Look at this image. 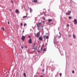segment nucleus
Returning <instances> with one entry per match:
<instances>
[{"instance_id": "1", "label": "nucleus", "mask_w": 77, "mask_h": 77, "mask_svg": "<svg viewBox=\"0 0 77 77\" xmlns=\"http://www.w3.org/2000/svg\"><path fill=\"white\" fill-rule=\"evenodd\" d=\"M42 23L39 22L36 23L37 26L38 27V29L39 28V27L41 26V25H42Z\"/></svg>"}, {"instance_id": "2", "label": "nucleus", "mask_w": 77, "mask_h": 77, "mask_svg": "<svg viewBox=\"0 0 77 77\" xmlns=\"http://www.w3.org/2000/svg\"><path fill=\"white\" fill-rule=\"evenodd\" d=\"M39 33L38 32L36 34V37H37V38H38V37H39Z\"/></svg>"}, {"instance_id": "3", "label": "nucleus", "mask_w": 77, "mask_h": 77, "mask_svg": "<svg viewBox=\"0 0 77 77\" xmlns=\"http://www.w3.org/2000/svg\"><path fill=\"white\" fill-rule=\"evenodd\" d=\"M74 23L75 24H77V20L76 19H75L74 20Z\"/></svg>"}, {"instance_id": "4", "label": "nucleus", "mask_w": 77, "mask_h": 77, "mask_svg": "<svg viewBox=\"0 0 77 77\" xmlns=\"http://www.w3.org/2000/svg\"><path fill=\"white\" fill-rule=\"evenodd\" d=\"M21 39H22L23 41H24V39H25V36L23 35L22 36V38Z\"/></svg>"}, {"instance_id": "5", "label": "nucleus", "mask_w": 77, "mask_h": 77, "mask_svg": "<svg viewBox=\"0 0 77 77\" xmlns=\"http://www.w3.org/2000/svg\"><path fill=\"white\" fill-rule=\"evenodd\" d=\"M29 44H32V39L31 38H30L29 41Z\"/></svg>"}, {"instance_id": "6", "label": "nucleus", "mask_w": 77, "mask_h": 77, "mask_svg": "<svg viewBox=\"0 0 77 77\" xmlns=\"http://www.w3.org/2000/svg\"><path fill=\"white\" fill-rule=\"evenodd\" d=\"M38 1V0H33L32 1V2H34V3H36V2H37Z\"/></svg>"}, {"instance_id": "7", "label": "nucleus", "mask_w": 77, "mask_h": 77, "mask_svg": "<svg viewBox=\"0 0 77 77\" xmlns=\"http://www.w3.org/2000/svg\"><path fill=\"white\" fill-rule=\"evenodd\" d=\"M29 10H30V12H32L33 11V10L31 8H29Z\"/></svg>"}, {"instance_id": "8", "label": "nucleus", "mask_w": 77, "mask_h": 77, "mask_svg": "<svg viewBox=\"0 0 77 77\" xmlns=\"http://www.w3.org/2000/svg\"><path fill=\"white\" fill-rule=\"evenodd\" d=\"M39 40H40L41 41H42L43 40L42 38V37H39Z\"/></svg>"}, {"instance_id": "9", "label": "nucleus", "mask_w": 77, "mask_h": 77, "mask_svg": "<svg viewBox=\"0 0 77 77\" xmlns=\"http://www.w3.org/2000/svg\"><path fill=\"white\" fill-rule=\"evenodd\" d=\"M16 13H17V14H19V11H18V10H16Z\"/></svg>"}, {"instance_id": "10", "label": "nucleus", "mask_w": 77, "mask_h": 77, "mask_svg": "<svg viewBox=\"0 0 77 77\" xmlns=\"http://www.w3.org/2000/svg\"><path fill=\"white\" fill-rule=\"evenodd\" d=\"M48 21L49 22H51V21H52V20L49 19L48 20Z\"/></svg>"}, {"instance_id": "11", "label": "nucleus", "mask_w": 77, "mask_h": 77, "mask_svg": "<svg viewBox=\"0 0 77 77\" xmlns=\"http://www.w3.org/2000/svg\"><path fill=\"white\" fill-rule=\"evenodd\" d=\"M23 75L25 76V77H27V76H26V74L25 73H24Z\"/></svg>"}, {"instance_id": "12", "label": "nucleus", "mask_w": 77, "mask_h": 77, "mask_svg": "<svg viewBox=\"0 0 77 77\" xmlns=\"http://www.w3.org/2000/svg\"><path fill=\"white\" fill-rule=\"evenodd\" d=\"M73 37L74 39H75V38H76L75 35L74 34L73 35Z\"/></svg>"}, {"instance_id": "13", "label": "nucleus", "mask_w": 77, "mask_h": 77, "mask_svg": "<svg viewBox=\"0 0 77 77\" xmlns=\"http://www.w3.org/2000/svg\"><path fill=\"white\" fill-rule=\"evenodd\" d=\"M66 15H70V13H66Z\"/></svg>"}, {"instance_id": "14", "label": "nucleus", "mask_w": 77, "mask_h": 77, "mask_svg": "<svg viewBox=\"0 0 77 77\" xmlns=\"http://www.w3.org/2000/svg\"><path fill=\"white\" fill-rule=\"evenodd\" d=\"M69 19H71V18H72V17H71V16L69 17Z\"/></svg>"}, {"instance_id": "15", "label": "nucleus", "mask_w": 77, "mask_h": 77, "mask_svg": "<svg viewBox=\"0 0 77 77\" xmlns=\"http://www.w3.org/2000/svg\"><path fill=\"white\" fill-rule=\"evenodd\" d=\"M2 29L3 30V31L5 30V28H4L2 27Z\"/></svg>"}, {"instance_id": "16", "label": "nucleus", "mask_w": 77, "mask_h": 77, "mask_svg": "<svg viewBox=\"0 0 77 77\" xmlns=\"http://www.w3.org/2000/svg\"><path fill=\"white\" fill-rule=\"evenodd\" d=\"M66 26L67 27H69V25L68 24H67Z\"/></svg>"}, {"instance_id": "17", "label": "nucleus", "mask_w": 77, "mask_h": 77, "mask_svg": "<svg viewBox=\"0 0 77 77\" xmlns=\"http://www.w3.org/2000/svg\"><path fill=\"white\" fill-rule=\"evenodd\" d=\"M45 38H46V35H45L44 36V38L45 39Z\"/></svg>"}, {"instance_id": "18", "label": "nucleus", "mask_w": 77, "mask_h": 77, "mask_svg": "<svg viewBox=\"0 0 77 77\" xmlns=\"http://www.w3.org/2000/svg\"><path fill=\"white\" fill-rule=\"evenodd\" d=\"M46 38L47 39H48V35L47 36H46Z\"/></svg>"}, {"instance_id": "19", "label": "nucleus", "mask_w": 77, "mask_h": 77, "mask_svg": "<svg viewBox=\"0 0 77 77\" xmlns=\"http://www.w3.org/2000/svg\"><path fill=\"white\" fill-rule=\"evenodd\" d=\"M34 50H37V48H34Z\"/></svg>"}, {"instance_id": "20", "label": "nucleus", "mask_w": 77, "mask_h": 77, "mask_svg": "<svg viewBox=\"0 0 77 77\" xmlns=\"http://www.w3.org/2000/svg\"><path fill=\"white\" fill-rule=\"evenodd\" d=\"M71 11H68V13H69V14H70V13H71Z\"/></svg>"}, {"instance_id": "21", "label": "nucleus", "mask_w": 77, "mask_h": 77, "mask_svg": "<svg viewBox=\"0 0 77 77\" xmlns=\"http://www.w3.org/2000/svg\"><path fill=\"white\" fill-rule=\"evenodd\" d=\"M26 25H27V24H26V23H25L24 25V26H26Z\"/></svg>"}, {"instance_id": "22", "label": "nucleus", "mask_w": 77, "mask_h": 77, "mask_svg": "<svg viewBox=\"0 0 77 77\" xmlns=\"http://www.w3.org/2000/svg\"><path fill=\"white\" fill-rule=\"evenodd\" d=\"M26 17H27V16H23V18H26Z\"/></svg>"}, {"instance_id": "23", "label": "nucleus", "mask_w": 77, "mask_h": 77, "mask_svg": "<svg viewBox=\"0 0 77 77\" xmlns=\"http://www.w3.org/2000/svg\"><path fill=\"white\" fill-rule=\"evenodd\" d=\"M59 34H60V36H59L58 35H57V36H58V37H59V36H60V32H59Z\"/></svg>"}, {"instance_id": "24", "label": "nucleus", "mask_w": 77, "mask_h": 77, "mask_svg": "<svg viewBox=\"0 0 77 77\" xmlns=\"http://www.w3.org/2000/svg\"><path fill=\"white\" fill-rule=\"evenodd\" d=\"M72 73H73V74H74V70L72 71Z\"/></svg>"}, {"instance_id": "25", "label": "nucleus", "mask_w": 77, "mask_h": 77, "mask_svg": "<svg viewBox=\"0 0 77 77\" xmlns=\"http://www.w3.org/2000/svg\"><path fill=\"white\" fill-rule=\"evenodd\" d=\"M46 50H45V48H44V49H43V51H45Z\"/></svg>"}, {"instance_id": "26", "label": "nucleus", "mask_w": 77, "mask_h": 77, "mask_svg": "<svg viewBox=\"0 0 77 77\" xmlns=\"http://www.w3.org/2000/svg\"><path fill=\"white\" fill-rule=\"evenodd\" d=\"M60 76H62V74L61 73H60Z\"/></svg>"}, {"instance_id": "27", "label": "nucleus", "mask_w": 77, "mask_h": 77, "mask_svg": "<svg viewBox=\"0 0 77 77\" xmlns=\"http://www.w3.org/2000/svg\"><path fill=\"white\" fill-rule=\"evenodd\" d=\"M20 25L21 26H23V23H21V24H20Z\"/></svg>"}, {"instance_id": "28", "label": "nucleus", "mask_w": 77, "mask_h": 77, "mask_svg": "<svg viewBox=\"0 0 77 77\" xmlns=\"http://www.w3.org/2000/svg\"><path fill=\"white\" fill-rule=\"evenodd\" d=\"M43 20H45V18H43Z\"/></svg>"}, {"instance_id": "29", "label": "nucleus", "mask_w": 77, "mask_h": 77, "mask_svg": "<svg viewBox=\"0 0 77 77\" xmlns=\"http://www.w3.org/2000/svg\"><path fill=\"white\" fill-rule=\"evenodd\" d=\"M38 53H40V50L38 51Z\"/></svg>"}, {"instance_id": "30", "label": "nucleus", "mask_w": 77, "mask_h": 77, "mask_svg": "<svg viewBox=\"0 0 77 77\" xmlns=\"http://www.w3.org/2000/svg\"><path fill=\"white\" fill-rule=\"evenodd\" d=\"M8 24H9L10 23H9V22H8Z\"/></svg>"}, {"instance_id": "31", "label": "nucleus", "mask_w": 77, "mask_h": 77, "mask_svg": "<svg viewBox=\"0 0 77 77\" xmlns=\"http://www.w3.org/2000/svg\"><path fill=\"white\" fill-rule=\"evenodd\" d=\"M25 48H27V46H25Z\"/></svg>"}, {"instance_id": "32", "label": "nucleus", "mask_w": 77, "mask_h": 77, "mask_svg": "<svg viewBox=\"0 0 77 77\" xmlns=\"http://www.w3.org/2000/svg\"><path fill=\"white\" fill-rule=\"evenodd\" d=\"M42 71L43 72H44V69H43Z\"/></svg>"}, {"instance_id": "33", "label": "nucleus", "mask_w": 77, "mask_h": 77, "mask_svg": "<svg viewBox=\"0 0 77 77\" xmlns=\"http://www.w3.org/2000/svg\"><path fill=\"white\" fill-rule=\"evenodd\" d=\"M11 2L12 3H13V1H12L11 0Z\"/></svg>"}, {"instance_id": "34", "label": "nucleus", "mask_w": 77, "mask_h": 77, "mask_svg": "<svg viewBox=\"0 0 77 77\" xmlns=\"http://www.w3.org/2000/svg\"><path fill=\"white\" fill-rule=\"evenodd\" d=\"M42 23H44L45 22H44V21H43L42 22Z\"/></svg>"}, {"instance_id": "35", "label": "nucleus", "mask_w": 77, "mask_h": 77, "mask_svg": "<svg viewBox=\"0 0 77 77\" xmlns=\"http://www.w3.org/2000/svg\"><path fill=\"white\" fill-rule=\"evenodd\" d=\"M71 36V35H69V36L70 37V36Z\"/></svg>"}, {"instance_id": "36", "label": "nucleus", "mask_w": 77, "mask_h": 77, "mask_svg": "<svg viewBox=\"0 0 77 77\" xmlns=\"http://www.w3.org/2000/svg\"><path fill=\"white\" fill-rule=\"evenodd\" d=\"M28 37H29V38H30V36H29Z\"/></svg>"}, {"instance_id": "37", "label": "nucleus", "mask_w": 77, "mask_h": 77, "mask_svg": "<svg viewBox=\"0 0 77 77\" xmlns=\"http://www.w3.org/2000/svg\"><path fill=\"white\" fill-rule=\"evenodd\" d=\"M24 32V30H23V32Z\"/></svg>"}, {"instance_id": "38", "label": "nucleus", "mask_w": 77, "mask_h": 77, "mask_svg": "<svg viewBox=\"0 0 77 77\" xmlns=\"http://www.w3.org/2000/svg\"><path fill=\"white\" fill-rule=\"evenodd\" d=\"M40 77H43V76H41Z\"/></svg>"}, {"instance_id": "39", "label": "nucleus", "mask_w": 77, "mask_h": 77, "mask_svg": "<svg viewBox=\"0 0 77 77\" xmlns=\"http://www.w3.org/2000/svg\"><path fill=\"white\" fill-rule=\"evenodd\" d=\"M22 48V49H23V47H21Z\"/></svg>"}, {"instance_id": "40", "label": "nucleus", "mask_w": 77, "mask_h": 77, "mask_svg": "<svg viewBox=\"0 0 77 77\" xmlns=\"http://www.w3.org/2000/svg\"><path fill=\"white\" fill-rule=\"evenodd\" d=\"M42 27H43V26H42Z\"/></svg>"}, {"instance_id": "41", "label": "nucleus", "mask_w": 77, "mask_h": 77, "mask_svg": "<svg viewBox=\"0 0 77 77\" xmlns=\"http://www.w3.org/2000/svg\"><path fill=\"white\" fill-rule=\"evenodd\" d=\"M41 65H42V64H41Z\"/></svg>"}]
</instances>
